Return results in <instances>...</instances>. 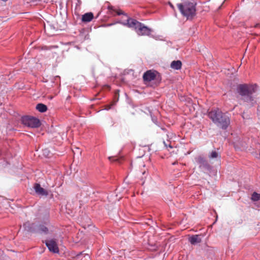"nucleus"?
<instances>
[{
    "instance_id": "1",
    "label": "nucleus",
    "mask_w": 260,
    "mask_h": 260,
    "mask_svg": "<svg viewBox=\"0 0 260 260\" xmlns=\"http://www.w3.org/2000/svg\"><path fill=\"white\" fill-rule=\"evenodd\" d=\"M257 85L254 84H241L237 86V91L241 96V100L252 107L257 104L255 95Z\"/></svg>"
},
{
    "instance_id": "2",
    "label": "nucleus",
    "mask_w": 260,
    "mask_h": 260,
    "mask_svg": "<svg viewBox=\"0 0 260 260\" xmlns=\"http://www.w3.org/2000/svg\"><path fill=\"white\" fill-rule=\"evenodd\" d=\"M208 115L214 124L222 129H226L230 124L229 116L219 109L211 110Z\"/></svg>"
},
{
    "instance_id": "3",
    "label": "nucleus",
    "mask_w": 260,
    "mask_h": 260,
    "mask_svg": "<svg viewBox=\"0 0 260 260\" xmlns=\"http://www.w3.org/2000/svg\"><path fill=\"white\" fill-rule=\"evenodd\" d=\"M197 4L190 2H185L178 4L177 7L181 14L187 20H192L196 15Z\"/></svg>"
},
{
    "instance_id": "4",
    "label": "nucleus",
    "mask_w": 260,
    "mask_h": 260,
    "mask_svg": "<svg viewBox=\"0 0 260 260\" xmlns=\"http://www.w3.org/2000/svg\"><path fill=\"white\" fill-rule=\"evenodd\" d=\"M124 24L127 25L129 27L134 28L139 35L149 36L151 32L150 28L133 18H128L127 22Z\"/></svg>"
},
{
    "instance_id": "5",
    "label": "nucleus",
    "mask_w": 260,
    "mask_h": 260,
    "mask_svg": "<svg viewBox=\"0 0 260 260\" xmlns=\"http://www.w3.org/2000/svg\"><path fill=\"white\" fill-rule=\"evenodd\" d=\"M21 122L23 125L31 128H37L41 125L38 118L27 115L21 117Z\"/></svg>"
},
{
    "instance_id": "6",
    "label": "nucleus",
    "mask_w": 260,
    "mask_h": 260,
    "mask_svg": "<svg viewBox=\"0 0 260 260\" xmlns=\"http://www.w3.org/2000/svg\"><path fill=\"white\" fill-rule=\"evenodd\" d=\"M199 168L203 171H210L212 167L209 165L207 160L203 156H199L195 158Z\"/></svg>"
},
{
    "instance_id": "7",
    "label": "nucleus",
    "mask_w": 260,
    "mask_h": 260,
    "mask_svg": "<svg viewBox=\"0 0 260 260\" xmlns=\"http://www.w3.org/2000/svg\"><path fill=\"white\" fill-rule=\"evenodd\" d=\"M45 244L50 251L54 253H58L59 252L57 244L54 240L51 239L46 240Z\"/></svg>"
},
{
    "instance_id": "8",
    "label": "nucleus",
    "mask_w": 260,
    "mask_h": 260,
    "mask_svg": "<svg viewBox=\"0 0 260 260\" xmlns=\"http://www.w3.org/2000/svg\"><path fill=\"white\" fill-rule=\"evenodd\" d=\"M25 231L32 233H38V224L26 222L23 225Z\"/></svg>"
},
{
    "instance_id": "9",
    "label": "nucleus",
    "mask_w": 260,
    "mask_h": 260,
    "mask_svg": "<svg viewBox=\"0 0 260 260\" xmlns=\"http://www.w3.org/2000/svg\"><path fill=\"white\" fill-rule=\"evenodd\" d=\"M156 74L159 76L158 72L149 70L144 73L143 78L145 81L150 82L155 79Z\"/></svg>"
},
{
    "instance_id": "10",
    "label": "nucleus",
    "mask_w": 260,
    "mask_h": 260,
    "mask_svg": "<svg viewBox=\"0 0 260 260\" xmlns=\"http://www.w3.org/2000/svg\"><path fill=\"white\" fill-rule=\"evenodd\" d=\"M34 188L36 193L40 197H47L48 195V191L42 188L39 184H36Z\"/></svg>"
},
{
    "instance_id": "11",
    "label": "nucleus",
    "mask_w": 260,
    "mask_h": 260,
    "mask_svg": "<svg viewBox=\"0 0 260 260\" xmlns=\"http://www.w3.org/2000/svg\"><path fill=\"white\" fill-rule=\"evenodd\" d=\"M188 241L192 245H196L202 241L200 236L199 235H192L188 238Z\"/></svg>"
},
{
    "instance_id": "12",
    "label": "nucleus",
    "mask_w": 260,
    "mask_h": 260,
    "mask_svg": "<svg viewBox=\"0 0 260 260\" xmlns=\"http://www.w3.org/2000/svg\"><path fill=\"white\" fill-rule=\"evenodd\" d=\"M93 17V14L92 12L86 13L82 15V21L83 22H90Z\"/></svg>"
},
{
    "instance_id": "13",
    "label": "nucleus",
    "mask_w": 260,
    "mask_h": 260,
    "mask_svg": "<svg viewBox=\"0 0 260 260\" xmlns=\"http://www.w3.org/2000/svg\"><path fill=\"white\" fill-rule=\"evenodd\" d=\"M182 63L180 60H174L171 62V67L175 70H180L181 68Z\"/></svg>"
},
{
    "instance_id": "14",
    "label": "nucleus",
    "mask_w": 260,
    "mask_h": 260,
    "mask_svg": "<svg viewBox=\"0 0 260 260\" xmlns=\"http://www.w3.org/2000/svg\"><path fill=\"white\" fill-rule=\"evenodd\" d=\"M36 109L41 113H44L47 110V107L43 104L39 103L37 105Z\"/></svg>"
},
{
    "instance_id": "15",
    "label": "nucleus",
    "mask_w": 260,
    "mask_h": 260,
    "mask_svg": "<svg viewBox=\"0 0 260 260\" xmlns=\"http://www.w3.org/2000/svg\"><path fill=\"white\" fill-rule=\"evenodd\" d=\"M38 234H47L48 232V228L44 225L38 224Z\"/></svg>"
},
{
    "instance_id": "16",
    "label": "nucleus",
    "mask_w": 260,
    "mask_h": 260,
    "mask_svg": "<svg viewBox=\"0 0 260 260\" xmlns=\"http://www.w3.org/2000/svg\"><path fill=\"white\" fill-rule=\"evenodd\" d=\"M209 158L210 159H212L214 158H218L219 159L220 158V155L215 150L212 151L208 155Z\"/></svg>"
},
{
    "instance_id": "17",
    "label": "nucleus",
    "mask_w": 260,
    "mask_h": 260,
    "mask_svg": "<svg viewBox=\"0 0 260 260\" xmlns=\"http://www.w3.org/2000/svg\"><path fill=\"white\" fill-rule=\"evenodd\" d=\"M251 199L253 201H257L260 200V194L254 192L251 196Z\"/></svg>"
},
{
    "instance_id": "18",
    "label": "nucleus",
    "mask_w": 260,
    "mask_h": 260,
    "mask_svg": "<svg viewBox=\"0 0 260 260\" xmlns=\"http://www.w3.org/2000/svg\"><path fill=\"white\" fill-rule=\"evenodd\" d=\"M112 106V105H107L105 109V110H110Z\"/></svg>"
},
{
    "instance_id": "19",
    "label": "nucleus",
    "mask_w": 260,
    "mask_h": 260,
    "mask_svg": "<svg viewBox=\"0 0 260 260\" xmlns=\"http://www.w3.org/2000/svg\"><path fill=\"white\" fill-rule=\"evenodd\" d=\"M164 144H165V146H166V147H170V148H173V147H172L170 144H169V145H167V144L166 143V142H165V141L164 142Z\"/></svg>"
},
{
    "instance_id": "20",
    "label": "nucleus",
    "mask_w": 260,
    "mask_h": 260,
    "mask_svg": "<svg viewBox=\"0 0 260 260\" xmlns=\"http://www.w3.org/2000/svg\"><path fill=\"white\" fill-rule=\"evenodd\" d=\"M123 14H124V13L122 12L119 11V12H117L118 15H123Z\"/></svg>"
},
{
    "instance_id": "21",
    "label": "nucleus",
    "mask_w": 260,
    "mask_h": 260,
    "mask_svg": "<svg viewBox=\"0 0 260 260\" xmlns=\"http://www.w3.org/2000/svg\"><path fill=\"white\" fill-rule=\"evenodd\" d=\"M81 254H82V252H80L79 254H78V255H77V258H79V256H80V255H81Z\"/></svg>"
},
{
    "instance_id": "22",
    "label": "nucleus",
    "mask_w": 260,
    "mask_h": 260,
    "mask_svg": "<svg viewBox=\"0 0 260 260\" xmlns=\"http://www.w3.org/2000/svg\"><path fill=\"white\" fill-rule=\"evenodd\" d=\"M170 6L171 8H174V6L172 4L170 3Z\"/></svg>"
},
{
    "instance_id": "23",
    "label": "nucleus",
    "mask_w": 260,
    "mask_h": 260,
    "mask_svg": "<svg viewBox=\"0 0 260 260\" xmlns=\"http://www.w3.org/2000/svg\"><path fill=\"white\" fill-rule=\"evenodd\" d=\"M112 8H113V7H112V6H109V7H108V9H109V10H112Z\"/></svg>"
},
{
    "instance_id": "24",
    "label": "nucleus",
    "mask_w": 260,
    "mask_h": 260,
    "mask_svg": "<svg viewBox=\"0 0 260 260\" xmlns=\"http://www.w3.org/2000/svg\"><path fill=\"white\" fill-rule=\"evenodd\" d=\"M47 151V150H44V154H45L46 153V152Z\"/></svg>"
},
{
    "instance_id": "25",
    "label": "nucleus",
    "mask_w": 260,
    "mask_h": 260,
    "mask_svg": "<svg viewBox=\"0 0 260 260\" xmlns=\"http://www.w3.org/2000/svg\"><path fill=\"white\" fill-rule=\"evenodd\" d=\"M111 158H112V157H109V159L110 160H111Z\"/></svg>"
},
{
    "instance_id": "26",
    "label": "nucleus",
    "mask_w": 260,
    "mask_h": 260,
    "mask_svg": "<svg viewBox=\"0 0 260 260\" xmlns=\"http://www.w3.org/2000/svg\"><path fill=\"white\" fill-rule=\"evenodd\" d=\"M1 154H2V151H1V150H0V156L1 155Z\"/></svg>"
}]
</instances>
